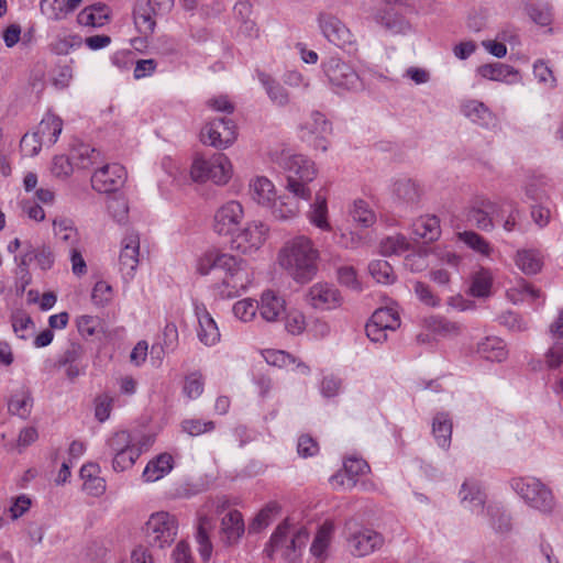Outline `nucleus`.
I'll use <instances>...</instances> for the list:
<instances>
[{
	"mask_svg": "<svg viewBox=\"0 0 563 563\" xmlns=\"http://www.w3.org/2000/svg\"><path fill=\"white\" fill-rule=\"evenodd\" d=\"M277 264L296 283L307 284L317 274V249L314 242L298 235L284 243L277 253Z\"/></svg>",
	"mask_w": 563,
	"mask_h": 563,
	"instance_id": "f257e3e1",
	"label": "nucleus"
},
{
	"mask_svg": "<svg viewBox=\"0 0 563 563\" xmlns=\"http://www.w3.org/2000/svg\"><path fill=\"white\" fill-rule=\"evenodd\" d=\"M252 283L247 262L224 253L216 273L212 289L222 299L239 297Z\"/></svg>",
	"mask_w": 563,
	"mask_h": 563,
	"instance_id": "f03ea898",
	"label": "nucleus"
},
{
	"mask_svg": "<svg viewBox=\"0 0 563 563\" xmlns=\"http://www.w3.org/2000/svg\"><path fill=\"white\" fill-rule=\"evenodd\" d=\"M249 194L254 202L271 209L272 216L278 220H290L299 213L298 206L292 199L276 197L274 184L264 176H256L250 180Z\"/></svg>",
	"mask_w": 563,
	"mask_h": 563,
	"instance_id": "7ed1b4c3",
	"label": "nucleus"
},
{
	"mask_svg": "<svg viewBox=\"0 0 563 563\" xmlns=\"http://www.w3.org/2000/svg\"><path fill=\"white\" fill-rule=\"evenodd\" d=\"M233 175V166L222 153L210 157H195L190 167V177L196 183L212 181L214 185H227Z\"/></svg>",
	"mask_w": 563,
	"mask_h": 563,
	"instance_id": "20e7f679",
	"label": "nucleus"
},
{
	"mask_svg": "<svg viewBox=\"0 0 563 563\" xmlns=\"http://www.w3.org/2000/svg\"><path fill=\"white\" fill-rule=\"evenodd\" d=\"M287 189L297 198L309 200L312 190L310 184L316 178V169L312 162L302 155H294L286 159Z\"/></svg>",
	"mask_w": 563,
	"mask_h": 563,
	"instance_id": "39448f33",
	"label": "nucleus"
},
{
	"mask_svg": "<svg viewBox=\"0 0 563 563\" xmlns=\"http://www.w3.org/2000/svg\"><path fill=\"white\" fill-rule=\"evenodd\" d=\"M345 540L349 552L356 558H363L379 550L384 544L383 536L364 526H358L353 518L344 522Z\"/></svg>",
	"mask_w": 563,
	"mask_h": 563,
	"instance_id": "423d86ee",
	"label": "nucleus"
},
{
	"mask_svg": "<svg viewBox=\"0 0 563 563\" xmlns=\"http://www.w3.org/2000/svg\"><path fill=\"white\" fill-rule=\"evenodd\" d=\"M148 543L158 549L172 545L178 533L177 518L167 511L152 514L144 527Z\"/></svg>",
	"mask_w": 563,
	"mask_h": 563,
	"instance_id": "0eeeda50",
	"label": "nucleus"
},
{
	"mask_svg": "<svg viewBox=\"0 0 563 563\" xmlns=\"http://www.w3.org/2000/svg\"><path fill=\"white\" fill-rule=\"evenodd\" d=\"M514 490L532 508L550 512L554 507L552 492L536 477H518L511 481Z\"/></svg>",
	"mask_w": 563,
	"mask_h": 563,
	"instance_id": "6e6552de",
	"label": "nucleus"
},
{
	"mask_svg": "<svg viewBox=\"0 0 563 563\" xmlns=\"http://www.w3.org/2000/svg\"><path fill=\"white\" fill-rule=\"evenodd\" d=\"M269 228L260 220H252L231 235V247L243 255L257 252L267 241Z\"/></svg>",
	"mask_w": 563,
	"mask_h": 563,
	"instance_id": "1a4fd4ad",
	"label": "nucleus"
},
{
	"mask_svg": "<svg viewBox=\"0 0 563 563\" xmlns=\"http://www.w3.org/2000/svg\"><path fill=\"white\" fill-rule=\"evenodd\" d=\"M175 0H137L133 9L134 23L139 32L150 35L156 26V19L168 14Z\"/></svg>",
	"mask_w": 563,
	"mask_h": 563,
	"instance_id": "9d476101",
	"label": "nucleus"
},
{
	"mask_svg": "<svg viewBox=\"0 0 563 563\" xmlns=\"http://www.w3.org/2000/svg\"><path fill=\"white\" fill-rule=\"evenodd\" d=\"M244 216V207L240 201H225L214 211L212 230L220 236H231L242 223Z\"/></svg>",
	"mask_w": 563,
	"mask_h": 563,
	"instance_id": "9b49d317",
	"label": "nucleus"
},
{
	"mask_svg": "<svg viewBox=\"0 0 563 563\" xmlns=\"http://www.w3.org/2000/svg\"><path fill=\"white\" fill-rule=\"evenodd\" d=\"M154 443L151 434H139L128 430H119L110 434L106 440L108 452H146Z\"/></svg>",
	"mask_w": 563,
	"mask_h": 563,
	"instance_id": "f8f14e48",
	"label": "nucleus"
},
{
	"mask_svg": "<svg viewBox=\"0 0 563 563\" xmlns=\"http://www.w3.org/2000/svg\"><path fill=\"white\" fill-rule=\"evenodd\" d=\"M235 139L236 126L232 120L225 118L209 121L200 132V140L203 144L218 148L230 146Z\"/></svg>",
	"mask_w": 563,
	"mask_h": 563,
	"instance_id": "ddd939ff",
	"label": "nucleus"
},
{
	"mask_svg": "<svg viewBox=\"0 0 563 563\" xmlns=\"http://www.w3.org/2000/svg\"><path fill=\"white\" fill-rule=\"evenodd\" d=\"M140 257V235L135 231L128 232L121 241L119 255L120 273L125 283L135 276Z\"/></svg>",
	"mask_w": 563,
	"mask_h": 563,
	"instance_id": "4468645a",
	"label": "nucleus"
},
{
	"mask_svg": "<svg viewBox=\"0 0 563 563\" xmlns=\"http://www.w3.org/2000/svg\"><path fill=\"white\" fill-rule=\"evenodd\" d=\"M126 172L120 164H107L95 170L91 176V186L99 192L118 190L125 181Z\"/></svg>",
	"mask_w": 563,
	"mask_h": 563,
	"instance_id": "2eb2a0df",
	"label": "nucleus"
},
{
	"mask_svg": "<svg viewBox=\"0 0 563 563\" xmlns=\"http://www.w3.org/2000/svg\"><path fill=\"white\" fill-rule=\"evenodd\" d=\"M329 82L338 88L354 89L358 86V75L346 63L339 58H331L323 66Z\"/></svg>",
	"mask_w": 563,
	"mask_h": 563,
	"instance_id": "dca6fc26",
	"label": "nucleus"
},
{
	"mask_svg": "<svg viewBox=\"0 0 563 563\" xmlns=\"http://www.w3.org/2000/svg\"><path fill=\"white\" fill-rule=\"evenodd\" d=\"M192 305L198 321L197 336L199 341L207 346L216 345L221 336L217 322L205 303L195 300Z\"/></svg>",
	"mask_w": 563,
	"mask_h": 563,
	"instance_id": "f3484780",
	"label": "nucleus"
},
{
	"mask_svg": "<svg viewBox=\"0 0 563 563\" xmlns=\"http://www.w3.org/2000/svg\"><path fill=\"white\" fill-rule=\"evenodd\" d=\"M319 27L324 37L340 47L353 46V34L338 18L332 15H321L319 18Z\"/></svg>",
	"mask_w": 563,
	"mask_h": 563,
	"instance_id": "a211bd4d",
	"label": "nucleus"
},
{
	"mask_svg": "<svg viewBox=\"0 0 563 563\" xmlns=\"http://www.w3.org/2000/svg\"><path fill=\"white\" fill-rule=\"evenodd\" d=\"M500 206L489 199L478 200L467 212V219L483 231L494 229V219L499 217Z\"/></svg>",
	"mask_w": 563,
	"mask_h": 563,
	"instance_id": "6ab92c4d",
	"label": "nucleus"
},
{
	"mask_svg": "<svg viewBox=\"0 0 563 563\" xmlns=\"http://www.w3.org/2000/svg\"><path fill=\"white\" fill-rule=\"evenodd\" d=\"M245 532V523L242 514L229 510L220 521V540L225 547H232L240 542Z\"/></svg>",
	"mask_w": 563,
	"mask_h": 563,
	"instance_id": "aec40b11",
	"label": "nucleus"
},
{
	"mask_svg": "<svg viewBox=\"0 0 563 563\" xmlns=\"http://www.w3.org/2000/svg\"><path fill=\"white\" fill-rule=\"evenodd\" d=\"M369 470V465L365 460L351 455L345 457L343 471L333 475L331 482L352 488L355 486L357 477L367 474Z\"/></svg>",
	"mask_w": 563,
	"mask_h": 563,
	"instance_id": "412c9836",
	"label": "nucleus"
},
{
	"mask_svg": "<svg viewBox=\"0 0 563 563\" xmlns=\"http://www.w3.org/2000/svg\"><path fill=\"white\" fill-rule=\"evenodd\" d=\"M257 303L261 317L267 322H276L286 309L285 299L271 289L262 292Z\"/></svg>",
	"mask_w": 563,
	"mask_h": 563,
	"instance_id": "4be33fe9",
	"label": "nucleus"
},
{
	"mask_svg": "<svg viewBox=\"0 0 563 563\" xmlns=\"http://www.w3.org/2000/svg\"><path fill=\"white\" fill-rule=\"evenodd\" d=\"M212 528V520L208 514L203 510L198 512V523L196 531V542L198 553L203 562H208L211 559L213 545L210 540L209 531Z\"/></svg>",
	"mask_w": 563,
	"mask_h": 563,
	"instance_id": "5701e85b",
	"label": "nucleus"
},
{
	"mask_svg": "<svg viewBox=\"0 0 563 563\" xmlns=\"http://www.w3.org/2000/svg\"><path fill=\"white\" fill-rule=\"evenodd\" d=\"M174 468V457L169 453H161L150 460L142 473V479L145 483H154L166 475Z\"/></svg>",
	"mask_w": 563,
	"mask_h": 563,
	"instance_id": "b1692460",
	"label": "nucleus"
},
{
	"mask_svg": "<svg viewBox=\"0 0 563 563\" xmlns=\"http://www.w3.org/2000/svg\"><path fill=\"white\" fill-rule=\"evenodd\" d=\"M82 0H40L41 12L52 21H62L80 5Z\"/></svg>",
	"mask_w": 563,
	"mask_h": 563,
	"instance_id": "393cba45",
	"label": "nucleus"
},
{
	"mask_svg": "<svg viewBox=\"0 0 563 563\" xmlns=\"http://www.w3.org/2000/svg\"><path fill=\"white\" fill-rule=\"evenodd\" d=\"M63 125L64 122L60 117L53 112H47L34 132L46 146H52L57 142L63 131Z\"/></svg>",
	"mask_w": 563,
	"mask_h": 563,
	"instance_id": "a878e982",
	"label": "nucleus"
},
{
	"mask_svg": "<svg viewBox=\"0 0 563 563\" xmlns=\"http://www.w3.org/2000/svg\"><path fill=\"white\" fill-rule=\"evenodd\" d=\"M477 73L485 79L511 84L519 79V73L514 67L503 64H485L477 68Z\"/></svg>",
	"mask_w": 563,
	"mask_h": 563,
	"instance_id": "bb28decb",
	"label": "nucleus"
},
{
	"mask_svg": "<svg viewBox=\"0 0 563 563\" xmlns=\"http://www.w3.org/2000/svg\"><path fill=\"white\" fill-rule=\"evenodd\" d=\"M412 233L424 242L437 241L441 235L440 220L435 216H422L412 223Z\"/></svg>",
	"mask_w": 563,
	"mask_h": 563,
	"instance_id": "cd10ccee",
	"label": "nucleus"
},
{
	"mask_svg": "<svg viewBox=\"0 0 563 563\" xmlns=\"http://www.w3.org/2000/svg\"><path fill=\"white\" fill-rule=\"evenodd\" d=\"M476 352L485 360L503 362L508 356L505 342L498 336H486L477 344Z\"/></svg>",
	"mask_w": 563,
	"mask_h": 563,
	"instance_id": "c85d7f7f",
	"label": "nucleus"
},
{
	"mask_svg": "<svg viewBox=\"0 0 563 563\" xmlns=\"http://www.w3.org/2000/svg\"><path fill=\"white\" fill-rule=\"evenodd\" d=\"M393 194L401 203L417 205L420 200L422 190L415 180L410 178H400L394 183Z\"/></svg>",
	"mask_w": 563,
	"mask_h": 563,
	"instance_id": "c756f323",
	"label": "nucleus"
},
{
	"mask_svg": "<svg viewBox=\"0 0 563 563\" xmlns=\"http://www.w3.org/2000/svg\"><path fill=\"white\" fill-rule=\"evenodd\" d=\"M109 16V8L97 3L82 9L77 15V21L82 26L101 27L108 22Z\"/></svg>",
	"mask_w": 563,
	"mask_h": 563,
	"instance_id": "7c9ffc66",
	"label": "nucleus"
},
{
	"mask_svg": "<svg viewBox=\"0 0 563 563\" xmlns=\"http://www.w3.org/2000/svg\"><path fill=\"white\" fill-rule=\"evenodd\" d=\"M373 20L385 27L387 31L398 33L402 29L404 20L395 8L389 3L380 4L373 14Z\"/></svg>",
	"mask_w": 563,
	"mask_h": 563,
	"instance_id": "2f4dec72",
	"label": "nucleus"
},
{
	"mask_svg": "<svg viewBox=\"0 0 563 563\" xmlns=\"http://www.w3.org/2000/svg\"><path fill=\"white\" fill-rule=\"evenodd\" d=\"M53 232L56 239L73 247L79 243L80 235L73 220L59 217L53 220Z\"/></svg>",
	"mask_w": 563,
	"mask_h": 563,
	"instance_id": "473e14b6",
	"label": "nucleus"
},
{
	"mask_svg": "<svg viewBox=\"0 0 563 563\" xmlns=\"http://www.w3.org/2000/svg\"><path fill=\"white\" fill-rule=\"evenodd\" d=\"M263 356L265 358V361L269 364V365H273V366H278V367H292L294 369H296L298 373L300 374H308L310 371H309V367L307 365H305L303 363H300L296 361V358L288 354L287 352L285 351H282V350H265L263 352Z\"/></svg>",
	"mask_w": 563,
	"mask_h": 563,
	"instance_id": "72a5a7b5",
	"label": "nucleus"
},
{
	"mask_svg": "<svg viewBox=\"0 0 563 563\" xmlns=\"http://www.w3.org/2000/svg\"><path fill=\"white\" fill-rule=\"evenodd\" d=\"M452 421L444 412H439L433 418L432 433L439 446L446 449L450 446L452 437Z\"/></svg>",
	"mask_w": 563,
	"mask_h": 563,
	"instance_id": "f704fd0d",
	"label": "nucleus"
},
{
	"mask_svg": "<svg viewBox=\"0 0 563 563\" xmlns=\"http://www.w3.org/2000/svg\"><path fill=\"white\" fill-rule=\"evenodd\" d=\"M234 18L240 22V31L247 36L257 34L255 22L251 19L252 4L249 1H239L233 8Z\"/></svg>",
	"mask_w": 563,
	"mask_h": 563,
	"instance_id": "c9c22d12",
	"label": "nucleus"
},
{
	"mask_svg": "<svg viewBox=\"0 0 563 563\" xmlns=\"http://www.w3.org/2000/svg\"><path fill=\"white\" fill-rule=\"evenodd\" d=\"M32 407L33 399L30 391L25 389L15 391L8 404L9 412L22 419H26L30 416Z\"/></svg>",
	"mask_w": 563,
	"mask_h": 563,
	"instance_id": "e433bc0d",
	"label": "nucleus"
},
{
	"mask_svg": "<svg viewBox=\"0 0 563 563\" xmlns=\"http://www.w3.org/2000/svg\"><path fill=\"white\" fill-rule=\"evenodd\" d=\"M343 297L332 284H319V310H333L341 307Z\"/></svg>",
	"mask_w": 563,
	"mask_h": 563,
	"instance_id": "4c0bfd02",
	"label": "nucleus"
},
{
	"mask_svg": "<svg viewBox=\"0 0 563 563\" xmlns=\"http://www.w3.org/2000/svg\"><path fill=\"white\" fill-rule=\"evenodd\" d=\"M516 265L527 275H534L541 271L542 261L537 251L520 250L516 255Z\"/></svg>",
	"mask_w": 563,
	"mask_h": 563,
	"instance_id": "58836bf2",
	"label": "nucleus"
},
{
	"mask_svg": "<svg viewBox=\"0 0 563 563\" xmlns=\"http://www.w3.org/2000/svg\"><path fill=\"white\" fill-rule=\"evenodd\" d=\"M223 254L224 252H220L218 250H209L202 253L195 262L196 273L201 276H207L211 272H214L216 274Z\"/></svg>",
	"mask_w": 563,
	"mask_h": 563,
	"instance_id": "ea45409f",
	"label": "nucleus"
},
{
	"mask_svg": "<svg viewBox=\"0 0 563 563\" xmlns=\"http://www.w3.org/2000/svg\"><path fill=\"white\" fill-rule=\"evenodd\" d=\"M335 530L336 523L333 519L328 518L319 525V561L329 556Z\"/></svg>",
	"mask_w": 563,
	"mask_h": 563,
	"instance_id": "a19ab883",
	"label": "nucleus"
},
{
	"mask_svg": "<svg viewBox=\"0 0 563 563\" xmlns=\"http://www.w3.org/2000/svg\"><path fill=\"white\" fill-rule=\"evenodd\" d=\"M257 76L272 102L278 106H285L288 102V93L283 86L265 73H258Z\"/></svg>",
	"mask_w": 563,
	"mask_h": 563,
	"instance_id": "79ce46f5",
	"label": "nucleus"
},
{
	"mask_svg": "<svg viewBox=\"0 0 563 563\" xmlns=\"http://www.w3.org/2000/svg\"><path fill=\"white\" fill-rule=\"evenodd\" d=\"M460 495L463 503H468V507L472 511L478 510L484 512L485 495L475 484L465 482L462 485Z\"/></svg>",
	"mask_w": 563,
	"mask_h": 563,
	"instance_id": "37998d69",
	"label": "nucleus"
},
{
	"mask_svg": "<svg viewBox=\"0 0 563 563\" xmlns=\"http://www.w3.org/2000/svg\"><path fill=\"white\" fill-rule=\"evenodd\" d=\"M463 113L474 123L479 125H488L493 120L492 112L485 107L484 103L476 100L466 102L463 106Z\"/></svg>",
	"mask_w": 563,
	"mask_h": 563,
	"instance_id": "c03bdc74",
	"label": "nucleus"
},
{
	"mask_svg": "<svg viewBox=\"0 0 563 563\" xmlns=\"http://www.w3.org/2000/svg\"><path fill=\"white\" fill-rule=\"evenodd\" d=\"M368 272L379 284L390 285L396 280V274L391 265L385 260L372 261L368 265Z\"/></svg>",
	"mask_w": 563,
	"mask_h": 563,
	"instance_id": "a18cd8bd",
	"label": "nucleus"
},
{
	"mask_svg": "<svg viewBox=\"0 0 563 563\" xmlns=\"http://www.w3.org/2000/svg\"><path fill=\"white\" fill-rule=\"evenodd\" d=\"M493 276L488 269L479 268L472 276L471 294L474 297H487L490 294Z\"/></svg>",
	"mask_w": 563,
	"mask_h": 563,
	"instance_id": "49530a36",
	"label": "nucleus"
},
{
	"mask_svg": "<svg viewBox=\"0 0 563 563\" xmlns=\"http://www.w3.org/2000/svg\"><path fill=\"white\" fill-rule=\"evenodd\" d=\"M459 239L470 249L484 256H489L493 252V247L489 242L474 231L461 232L459 233Z\"/></svg>",
	"mask_w": 563,
	"mask_h": 563,
	"instance_id": "de8ad7c7",
	"label": "nucleus"
},
{
	"mask_svg": "<svg viewBox=\"0 0 563 563\" xmlns=\"http://www.w3.org/2000/svg\"><path fill=\"white\" fill-rule=\"evenodd\" d=\"M279 507L276 503L267 504L251 521L249 529L251 532H260L271 525L274 517L278 514Z\"/></svg>",
	"mask_w": 563,
	"mask_h": 563,
	"instance_id": "09e8293b",
	"label": "nucleus"
},
{
	"mask_svg": "<svg viewBox=\"0 0 563 563\" xmlns=\"http://www.w3.org/2000/svg\"><path fill=\"white\" fill-rule=\"evenodd\" d=\"M75 164L78 168L88 169L100 161V153L89 145H79L74 154Z\"/></svg>",
	"mask_w": 563,
	"mask_h": 563,
	"instance_id": "8fccbe9b",
	"label": "nucleus"
},
{
	"mask_svg": "<svg viewBox=\"0 0 563 563\" xmlns=\"http://www.w3.org/2000/svg\"><path fill=\"white\" fill-rule=\"evenodd\" d=\"M527 12L531 20L541 26H548L552 23V8L548 3H529Z\"/></svg>",
	"mask_w": 563,
	"mask_h": 563,
	"instance_id": "3c124183",
	"label": "nucleus"
},
{
	"mask_svg": "<svg viewBox=\"0 0 563 563\" xmlns=\"http://www.w3.org/2000/svg\"><path fill=\"white\" fill-rule=\"evenodd\" d=\"M371 319L375 324L385 328L387 331H395L400 325L398 313L390 308H380L375 310Z\"/></svg>",
	"mask_w": 563,
	"mask_h": 563,
	"instance_id": "603ef678",
	"label": "nucleus"
},
{
	"mask_svg": "<svg viewBox=\"0 0 563 563\" xmlns=\"http://www.w3.org/2000/svg\"><path fill=\"white\" fill-rule=\"evenodd\" d=\"M409 249V242L406 236L395 234L387 236L380 242V252L383 255H396L406 252Z\"/></svg>",
	"mask_w": 563,
	"mask_h": 563,
	"instance_id": "864d4df0",
	"label": "nucleus"
},
{
	"mask_svg": "<svg viewBox=\"0 0 563 563\" xmlns=\"http://www.w3.org/2000/svg\"><path fill=\"white\" fill-rule=\"evenodd\" d=\"M76 325L79 334L85 338H91L102 330V321L99 317L82 314L76 319Z\"/></svg>",
	"mask_w": 563,
	"mask_h": 563,
	"instance_id": "5fc2aeb1",
	"label": "nucleus"
},
{
	"mask_svg": "<svg viewBox=\"0 0 563 563\" xmlns=\"http://www.w3.org/2000/svg\"><path fill=\"white\" fill-rule=\"evenodd\" d=\"M258 311L257 300L244 298L233 305L234 316L242 322H251Z\"/></svg>",
	"mask_w": 563,
	"mask_h": 563,
	"instance_id": "6e6d98bb",
	"label": "nucleus"
},
{
	"mask_svg": "<svg viewBox=\"0 0 563 563\" xmlns=\"http://www.w3.org/2000/svg\"><path fill=\"white\" fill-rule=\"evenodd\" d=\"M489 523L497 532H507L511 528L509 516L497 505L487 508Z\"/></svg>",
	"mask_w": 563,
	"mask_h": 563,
	"instance_id": "4d7b16f0",
	"label": "nucleus"
},
{
	"mask_svg": "<svg viewBox=\"0 0 563 563\" xmlns=\"http://www.w3.org/2000/svg\"><path fill=\"white\" fill-rule=\"evenodd\" d=\"M112 457V468L115 472H124L133 467L139 457L143 454L140 452H109Z\"/></svg>",
	"mask_w": 563,
	"mask_h": 563,
	"instance_id": "13d9d810",
	"label": "nucleus"
},
{
	"mask_svg": "<svg viewBox=\"0 0 563 563\" xmlns=\"http://www.w3.org/2000/svg\"><path fill=\"white\" fill-rule=\"evenodd\" d=\"M216 424L211 420L186 419L181 422V430L191 437H198L214 430Z\"/></svg>",
	"mask_w": 563,
	"mask_h": 563,
	"instance_id": "bf43d9fd",
	"label": "nucleus"
},
{
	"mask_svg": "<svg viewBox=\"0 0 563 563\" xmlns=\"http://www.w3.org/2000/svg\"><path fill=\"white\" fill-rule=\"evenodd\" d=\"M81 44V37L78 35L57 36L49 45L51 51L57 55H66L74 47Z\"/></svg>",
	"mask_w": 563,
	"mask_h": 563,
	"instance_id": "052dcab7",
	"label": "nucleus"
},
{
	"mask_svg": "<svg viewBox=\"0 0 563 563\" xmlns=\"http://www.w3.org/2000/svg\"><path fill=\"white\" fill-rule=\"evenodd\" d=\"M32 258H35L37 265L43 271L52 268L54 264V254L49 247H42L36 252L32 251L26 253L22 258V264L27 265L29 261H32Z\"/></svg>",
	"mask_w": 563,
	"mask_h": 563,
	"instance_id": "680f3d73",
	"label": "nucleus"
},
{
	"mask_svg": "<svg viewBox=\"0 0 563 563\" xmlns=\"http://www.w3.org/2000/svg\"><path fill=\"white\" fill-rule=\"evenodd\" d=\"M428 325L434 333L438 334L457 335L461 332V327L459 323L449 321L441 317L430 318Z\"/></svg>",
	"mask_w": 563,
	"mask_h": 563,
	"instance_id": "e2e57ef3",
	"label": "nucleus"
},
{
	"mask_svg": "<svg viewBox=\"0 0 563 563\" xmlns=\"http://www.w3.org/2000/svg\"><path fill=\"white\" fill-rule=\"evenodd\" d=\"M113 297V289L104 280H99L95 284L91 292V300L98 307L107 306Z\"/></svg>",
	"mask_w": 563,
	"mask_h": 563,
	"instance_id": "0e129e2a",
	"label": "nucleus"
},
{
	"mask_svg": "<svg viewBox=\"0 0 563 563\" xmlns=\"http://www.w3.org/2000/svg\"><path fill=\"white\" fill-rule=\"evenodd\" d=\"M31 505H32V500L25 494H21L16 497H12L10 499V506L8 508L10 518L12 520H16V519L21 518L30 510Z\"/></svg>",
	"mask_w": 563,
	"mask_h": 563,
	"instance_id": "69168bd1",
	"label": "nucleus"
},
{
	"mask_svg": "<svg viewBox=\"0 0 563 563\" xmlns=\"http://www.w3.org/2000/svg\"><path fill=\"white\" fill-rule=\"evenodd\" d=\"M12 328L19 339L26 340L30 330L33 328V321L30 316L24 312H16L12 316Z\"/></svg>",
	"mask_w": 563,
	"mask_h": 563,
	"instance_id": "338daca9",
	"label": "nucleus"
},
{
	"mask_svg": "<svg viewBox=\"0 0 563 563\" xmlns=\"http://www.w3.org/2000/svg\"><path fill=\"white\" fill-rule=\"evenodd\" d=\"M121 563H155V560L147 547L139 544L131 550L129 556L123 559Z\"/></svg>",
	"mask_w": 563,
	"mask_h": 563,
	"instance_id": "774afa93",
	"label": "nucleus"
}]
</instances>
